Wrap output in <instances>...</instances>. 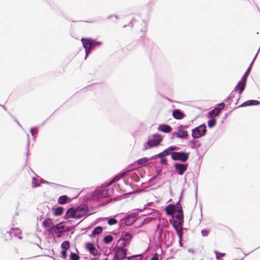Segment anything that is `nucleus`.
I'll return each mask as SVG.
<instances>
[{"label":"nucleus","mask_w":260,"mask_h":260,"mask_svg":"<svg viewBox=\"0 0 260 260\" xmlns=\"http://www.w3.org/2000/svg\"><path fill=\"white\" fill-rule=\"evenodd\" d=\"M183 193V190L182 191L179 200L176 204H169L165 208L166 215L171 217L169 221L179 237V244L180 247L183 246L182 236L181 233L179 232L176 223L182 226V223L184 222L183 211L180 203Z\"/></svg>","instance_id":"nucleus-1"},{"label":"nucleus","mask_w":260,"mask_h":260,"mask_svg":"<svg viewBox=\"0 0 260 260\" xmlns=\"http://www.w3.org/2000/svg\"><path fill=\"white\" fill-rule=\"evenodd\" d=\"M124 175V172H121L109 182L106 183L105 185H103L101 187H97L94 193L91 196V200L94 202H98L102 198L108 196H112L114 192V188L113 187H110L113 183L119 181Z\"/></svg>","instance_id":"nucleus-2"},{"label":"nucleus","mask_w":260,"mask_h":260,"mask_svg":"<svg viewBox=\"0 0 260 260\" xmlns=\"http://www.w3.org/2000/svg\"><path fill=\"white\" fill-rule=\"evenodd\" d=\"M89 212V207L86 204L82 203L77 206L71 205L66 211L63 216L65 220H68L70 218L79 219L83 217H87L92 214Z\"/></svg>","instance_id":"nucleus-3"},{"label":"nucleus","mask_w":260,"mask_h":260,"mask_svg":"<svg viewBox=\"0 0 260 260\" xmlns=\"http://www.w3.org/2000/svg\"><path fill=\"white\" fill-rule=\"evenodd\" d=\"M139 212H140L139 210H137L136 212H132L120 219L119 223L120 227L123 225L128 226L133 224L137 219Z\"/></svg>","instance_id":"nucleus-4"},{"label":"nucleus","mask_w":260,"mask_h":260,"mask_svg":"<svg viewBox=\"0 0 260 260\" xmlns=\"http://www.w3.org/2000/svg\"><path fill=\"white\" fill-rule=\"evenodd\" d=\"M207 132V125L203 123L192 129L191 137L194 139H198L205 136Z\"/></svg>","instance_id":"nucleus-5"},{"label":"nucleus","mask_w":260,"mask_h":260,"mask_svg":"<svg viewBox=\"0 0 260 260\" xmlns=\"http://www.w3.org/2000/svg\"><path fill=\"white\" fill-rule=\"evenodd\" d=\"M133 237V235L129 232H122L118 239V242L122 241L119 244L121 245V248H123L129 245Z\"/></svg>","instance_id":"nucleus-6"},{"label":"nucleus","mask_w":260,"mask_h":260,"mask_svg":"<svg viewBox=\"0 0 260 260\" xmlns=\"http://www.w3.org/2000/svg\"><path fill=\"white\" fill-rule=\"evenodd\" d=\"M189 157V152L184 151H175L172 155V159L175 161H180L183 162H186Z\"/></svg>","instance_id":"nucleus-7"},{"label":"nucleus","mask_w":260,"mask_h":260,"mask_svg":"<svg viewBox=\"0 0 260 260\" xmlns=\"http://www.w3.org/2000/svg\"><path fill=\"white\" fill-rule=\"evenodd\" d=\"M83 46L85 49V52L91 53L95 49V46L92 43V39L91 38H83L81 40Z\"/></svg>","instance_id":"nucleus-8"},{"label":"nucleus","mask_w":260,"mask_h":260,"mask_svg":"<svg viewBox=\"0 0 260 260\" xmlns=\"http://www.w3.org/2000/svg\"><path fill=\"white\" fill-rule=\"evenodd\" d=\"M127 250L125 248H121V245H119L118 247V249L116 251V253L114 254L113 260H123L124 259H127Z\"/></svg>","instance_id":"nucleus-9"},{"label":"nucleus","mask_w":260,"mask_h":260,"mask_svg":"<svg viewBox=\"0 0 260 260\" xmlns=\"http://www.w3.org/2000/svg\"><path fill=\"white\" fill-rule=\"evenodd\" d=\"M225 104L221 102L217 104L214 109L208 112L207 116L208 118L217 116L219 115V112L224 108Z\"/></svg>","instance_id":"nucleus-10"},{"label":"nucleus","mask_w":260,"mask_h":260,"mask_svg":"<svg viewBox=\"0 0 260 260\" xmlns=\"http://www.w3.org/2000/svg\"><path fill=\"white\" fill-rule=\"evenodd\" d=\"M188 167V164L176 162L173 164V167L175 168L176 172L180 175H183L184 174Z\"/></svg>","instance_id":"nucleus-11"},{"label":"nucleus","mask_w":260,"mask_h":260,"mask_svg":"<svg viewBox=\"0 0 260 260\" xmlns=\"http://www.w3.org/2000/svg\"><path fill=\"white\" fill-rule=\"evenodd\" d=\"M247 80H242V77L241 80L238 82L236 86L235 87L233 91H237L239 94V98L241 97V94L243 91L245 90Z\"/></svg>","instance_id":"nucleus-12"},{"label":"nucleus","mask_w":260,"mask_h":260,"mask_svg":"<svg viewBox=\"0 0 260 260\" xmlns=\"http://www.w3.org/2000/svg\"><path fill=\"white\" fill-rule=\"evenodd\" d=\"M260 105V101L255 100H249L243 103L238 107H235L233 108V110L238 108L239 107H245L251 106H257Z\"/></svg>","instance_id":"nucleus-13"},{"label":"nucleus","mask_w":260,"mask_h":260,"mask_svg":"<svg viewBox=\"0 0 260 260\" xmlns=\"http://www.w3.org/2000/svg\"><path fill=\"white\" fill-rule=\"evenodd\" d=\"M173 117L177 120H181L186 117L185 114L179 109H176L173 111Z\"/></svg>","instance_id":"nucleus-14"},{"label":"nucleus","mask_w":260,"mask_h":260,"mask_svg":"<svg viewBox=\"0 0 260 260\" xmlns=\"http://www.w3.org/2000/svg\"><path fill=\"white\" fill-rule=\"evenodd\" d=\"M154 140H153L152 138H149L146 142L144 143V148L143 150L145 151L159 146V145H155L156 143Z\"/></svg>","instance_id":"nucleus-15"},{"label":"nucleus","mask_w":260,"mask_h":260,"mask_svg":"<svg viewBox=\"0 0 260 260\" xmlns=\"http://www.w3.org/2000/svg\"><path fill=\"white\" fill-rule=\"evenodd\" d=\"M174 134L176 135V137L178 139H186L188 136V133L186 130H177L174 132Z\"/></svg>","instance_id":"nucleus-16"},{"label":"nucleus","mask_w":260,"mask_h":260,"mask_svg":"<svg viewBox=\"0 0 260 260\" xmlns=\"http://www.w3.org/2000/svg\"><path fill=\"white\" fill-rule=\"evenodd\" d=\"M51 210H52L54 216H58L63 213L64 208L60 206L55 205L52 206Z\"/></svg>","instance_id":"nucleus-17"},{"label":"nucleus","mask_w":260,"mask_h":260,"mask_svg":"<svg viewBox=\"0 0 260 260\" xmlns=\"http://www.w3.org/2000/svg\"><path fill=\"white\" fill-rule=\"evenodd\" d=\"M187 144L192 149H198L202 146V143L199 141L193 138L191 140L188 141Z\"/></svg>","instance_id":"nucleus-18"},{"label":"nucleus","mask_w":260,"mask_h":260,"mask_svg":"<svg viewBox=\"0 0 260 260\" xmlns=\"http://www.w3.org/2000/svg\"><path fill=\"white\" fill-rule=\"evenodd\" d=\"M157 129L160 132L165 133H168L172 131V128L170 125L163 123L159 125Z\"/></svg>","instance_id":"nucleus-19"},{"label":"nucleus","mask_w":260,"mask_h":260,"mask_svg":"<svg viewBox=\"0 0 260 260\" xmlns=\"http://www.w3.org/2000/svg\"><path fill=\"white\" fill-rule=\"evenodd\" d=\"M148 160H150L149 158L143 157L137 160L133 164V165L136 167L145 166Z\"/></svg>","instance_id":"nucleus-20"},{"label":"nucleus","mask_w":260,"mask_h":260,"mask_svg":"<svg viewBox=\"0 0 260 260\" xmlns=\"http://www.w3.org/2000/svg\"><path fill=\"white\" fill-rule=\"evenodd\" d=\"M85 247L86 249L92 255L94 254V252L96 250L94 244L91 242H88L86 243Z\"/></svg>","instance_id":"nucleus-21"},{"label":"nucleus","mask_w":260,"mask_h":260,"mask_svg":"<svg viewBox=\"0 0 260 260\" xmlns=\"http://www.w3.org/2000/svg\"><path fill=\"white\" fill-rule=\"evenodd\" d=\"M58 203L60 205H64L68 202H70L71 200L67 195L60 196L58 199Z\"/></svg>","instance_id":"nucleus-22"},{"label":"nucleus","mask_w":260,"mask_h":260,"mask_svg":"<svg viewBox=\"0 0 260 260\" xmlns=\"http://www.w3.org/2000/svg\"><path fill=\"white\" fill-rule=\"evenodd\" d=\"M155 212L156 213V216H149L146 218H145L142 221V224H147L150 222H151L152 220L155 219L157 216H159V212L158 210H154Z\"/></svg>","instance_id":"nucleus-23"},{"label":"nucleus","mask_w":260,"mask_h":260,"mask_svg":"<svg viewBox=\"0 0 260 260\" xmlns=\"http://www.w3.org/2000/svg\"><path fill=\"white\" fill-rule=\"evenodd\" d=\"M151 138L155 140V145H160L163 140V137L159 133H155L151 136Z\"/></svg>","instance_id":"nucleus-24"},{"label":"nucleus","mask_w":260,"mask_h":260,"mask_svg":"<svg viewBox=\"0 0 260 260\" xmlns=\"http://www.w3.org/2000/svg\"><path fill=\"white\" fill-rule=\"evenodd\" d=\"M121 214H118L114 216L113 217H107L108 221L107 223L109 225H113L116 224L117 223V220L115 218L118 217L119 216L121 215Z\"/></svg>","instance_id":"nucleus-25"},{"label":"nucleus","mask_w":260,"mask_h":260,"mask_svg":"<svg viewBox=\"0 0 260 260\" xmlns=\"http://www.w3.org/2000/svg\"><path fill=\"white\" fill-rule=\"evenodd\" d=\"M252 66H253V62H251L250 64H249V67L247 69L246 71L244 73V75L242 77V80H245V81L247 80V77H248V76L249 74H250V71L251 70V68L252 67Z\"/></svg>","instance_id":"nucleus-26"},{"label":"nucleus","mask_w":260,"mask_h":260,"mask_svg":"<svg viewBox=\"0 0 260 260\" xmlns=\"http://www.w3.org/2000/svg\"><path fill=\"white\" fill-rule=\"evenodd\" d=\"M143 257V254H135L127 256V260H142Z\"/></svg>","instance_id":"nucleus-27"},{"label":"nucleus","mask_w":260,"mask_h":260,"mask_svg":"<svg viewBox=\"0 0 260 260\" xmlns=\"http://www.w3.org/2000/svg\"><path fill=\"white\" fill-rule=\"evenodd\" d=\"M162 153H164V154L166 155V156L168 155L171 156V158L172 159V155L173 153H174L175 151H173L171 148V147L169 146L167 148L164 150L162 151Z\"/></svg>","instance_id":"nucleus-28"},{"label":"nucleus","mask_w":260,"mask_h":260,"mask_svg":"<svg viewBox=\"0 0 260 260\" xmlns=\"http://www.w3.org/2000/svg\"><path fill=\"white\" fill-rule=\"evenodd\" d=\"M217 123V120L215 118L210 119L208 120L207 124L208 126L210 128L214 127Z\"/></svg>","instance_id":"nucleus-29"},{"label":"nucleus","mask_w":260,"mask_h":260,"mask_svg":"<svg viewBox=\"0 0 260 260\" xmlns=\"http://www.w3.org/2000/svg\"><path fill=\"white\" fill-rule=\"evenodd\" d=\"M165 157H166V156L164 154V153H163L162 152H161L157 154H155V155L149 157V159H150V160H153V159H156L159 158L160 160L161 159H162V158H165Z\"/></svg>","instance_id":"nucleus-30"},{"label":"nucleus","mask_w":260,"mask_h":260,"mask_svg":"<svg viewBox=\"0 0 260 260\" xmlns=\"http://www.w3.org/2000/svg\"><path fill=\"white\" fill-rule=\"evenodd\" d=\"M70 247V242L68 240L63 241L60 245L61 249H65L68 250Z\"/></svg>","instance_id":"nucleus-31"},{"label":"nucleus","mask_w":260,"mask_h":260,"mask_svg":"<svg viewBox=\"0 0 260 260\" xmlns=\"http://www.w3.org/2000/svg\"><path fill=\"white\" fill-rule=\"evenodd\" d=\"M80 256L76 253L71 251L69 260H79Z\"/></svg>","instance_id":"nucleus-32"},{"label":"nucleus","mask_w":260,"mask_h":260,"mask_svg":"<svg viewBox=\"0 0 260 260\" xmlns=\"http://www.w3.org/2000/svg\"><path fill=\"white\" fill-rule=\"evenodd\" d=\"M113 237L111 235H109L104 237L103 239V242L105 244H110L113 241Z\"/></svg>","instance_id":"nucleus-33"},{"label":"nucleus","mask_w":260,"mask_h":260,"mask_svg":"<svg viewBox=\"0 0 260 260\" xmlns=\"http://www.w3.org/2000/svg\"><path fill=\"white\" fill-rule=\"evenodd\" d=\"M103 230V229L101 226H97L92 230V234L95 233L96 235H98L101 233Z\"/></svg>","instance_id":"nucleus-34"},{"label":"nucleus","mask_w":260,"mask_h":260,"mask_svg":"<svg viewBox=\"0 0 260 260\" xmlns=\"http://www.w3.org/2000/svg\"><path fill=\"white\" fill-rule=\"evenodd\" d=\"M214 253L216 255V258L218 260H219L220 259H221V257H224L226 255L225 253L220 252L217 250L214 251Z\"/></svg>","instance_id":"nucleus-35"},{"label":"nucleus","mask_w":260,"mask_h":260,"mask_svg":"<svg viewBox=\"0 0 260 260\" xmlns=\"http://www.w3.org/2000/svg\"><path fill=\"white\" fill-rule=\"evenodd\" d=\"M61 256L63 259H67L68 257V250L65 249H61Z\"/></svg>","instance_id":"nucleus-36"},{"label":"nucleus","mask_w":260,"mask_h":260,"mask_svg":"<svg viewBox=\"0 0 260 260\" xmlns=\"http://www.w3.org/2000/svg\"><path fill=\"white\" fill-rule=\"evenodd\" d=\"M210 233V231L208 229H204L201 230V234L203 237H207Z\"/></svg>","instance_id":"nucleus-37"},{"label":"nucleus","mask_w":260,"mask_h":260,"mask_svg":"<svg viewBox=\"0 0 260 260\" xmlns=\"http://www.w3.org/2000/svg\"><path fill=\"white\" fill-rule=\"evenodd\" d=\"M176 224H177L178 225V228L177 227V228L178 229L179 232L181 233V234H182V236H183L184 231H187V229L186 228H183L184 222L182 223V226H181L177 223H176Z\"/></svg>","instance_id":"nucleus-38"},{"label":"nucleus","mask_w":260,"mask_h":260,"mask_svg":"<svg viewBox=\"0 0 260 260\" xmlns=\"http://www.w3.org/2000/svg\"><path fill=\"white\" fill-rule=\"evenodd\" d=\"M10 233L11 234H20L21 233V231L18 228H16V229H15V228H11V230H10Z\"/></svg>","instance_id":"nucleus-39"},{"label":"nucleus","mask_w":260,"mask_h":260,"mask_svg":"<svg viewBox=\"0 0 260 260\" xmlns=\"http://www.w3.org/2000/svg\"><path fill=\"white\" fill-rule=\"evenodd\" d=\"M92 43L93 44L94 46H95V49L96 47L100 46L103 44L102 42H101V41H97L93 39H92Z\"/></svg>","instance_id":"nucleus-40"},{"label":"nucleus","mask_w":260,"mask_h":260,"mask_svg":"<svg viewBox=\"0 0 260 260\" xmlns=\"http://www.w3.org/2000/svg\"><path fill=\"white\" fill-rule=\"evenodd\" d=\"M153 204V202L148 203L146 205L144 206V207L143 209H137L136 210H139L140 212H142L143 210H146L147 206H151Z\"/></svg>","instance_id":"nucleus-41"},{"label":"nucleus","mask_w":260,"mask_h":260,"mask_svg":"<svg viewBox=\"0 0 260 260\" xmlns=\"http://www.w3.org/2000/svg\"><path fill=\"white\" fill-rule=\"evenodd\" d=\"M162 169H156L155 171V175L157 176H161L162 175Z\"/></svg>","instance_id":"nucleus-42"},{"label":"nucleus","mask_w":260,"mask_h":260,"mask_svg":"<svg viewBox=\"0 0 260 260\" xmlns=\"http://www.w3.org/2000/svg\"><path fill=\"white\" fill-rule=\"evenodd\" d=\"M150 260H159V254L157 252H155L150 258Z\"/></svg>","instance_id":"nucleus-43"},{"label":"nucleus","mask_w":260,"mask_h":260,"mask_svg":"<svg viewBox=\"0 0 260 260\" xmlns=\"http://www.w3.org/2000/svg\"><path fill=\"white\" fill-rule=\"evenodd\" d=\"M168 159L166 157H165V158H162V159H161L160 160V164L161 165H166L168 164Z\"/></svg>","instance_id":"nucleus-44"},{"label":"nucleus","mask_w":260,"mask_h":260,"mask_svg":"<svg viewBox=\"0 0 260 260\" xmlns=\"http://www.w3.org/2000/svg\"><path fill=\"white\" fill-rule=\"evenodd\" d=\"M50 186L53 187L54 188H60L62 187L61 185H59L58 184H55L54 183L50 182L49 183Z\"/></svg>","instance_id":"nucleus-45"},{"label":"nucleus","mask_w":260,"mask_h":260,"mask_svg":"<svg viewBox=\"0 0 260 260\" xmlns=\"http://www.w3.org/2000/svg\"><path fill=\"white\" fill-rule=\"evenodd\" d=\"M171 148L173 151H177V150H179L180 149V148L179 146L173 145L170 146Z\"/></svg>","instance_id":"nucleus-46"},{"label":"nucleus","mask_w":260,"mask_h":260,"mask_svg":"<svg viewBox=\"0 0 260 260\" xmlns=\"http://www.w3.org/2000/svg\"><path fill=\"white\" fill-rule=\"evenodd\" d=\"M146 210H148V211H147V213L146 214H143L142 216H145L146 215H149L152 212V211L153 210L151 208H146Z\"/></svg>","instance_id":"nucleus-47"},{"label":"nucleus","mask_w":260,"mask_h":260,"mask_svg":"<svg viewBox=\"0 0 260 260\" xmlns=\"http://www.w3.org/2000/svg\"><path fill=\"white\" fill-rule=\"evenodd\" d=\"M101 255V252H100V251H98V250L96 249L95 250V251L94 252V254L93 255L94 256L99 257V256Z\"/></svg>","instance_id":"nucleus-48"},{"label":"nucleus","mask_w":260,"mask_h":260,"mask_svg":"<svg viewBox=\"0 0 260 260\" xmlns=\"http://www.w3.org/2000/svg\"><path fill=\"white\" fill-rule=\"evenodd\" d=\"M156 178H157V175H154L152 177H151V178L149 179V180L148 182H149V183H151V182H152L154 180H155Z\"/></svg>","instance_id":"nucleus-49"},{"label":"nucleus","mask_w":260,"mask_h":260,"mask_svg":"<svg viewBox=\"0 0 260 260\" xmlns=\"http://www.w3.org/2000/svg\"><path fill=\"white\" fill-rule=\"evenodd\" d=\"M224 101L226 103L229 102V104L227 105V106L228 107L231 105L232 100H231L230 98L228 96Z\"/></svg>","instance_id":"nucleus-50"},{"label":"nucleus","mask_w":260,"mask_h":260,"mask_svg":"<svg viewBox=\"0 0 260 260\" xmlns=\"http://www.w3.org/2000/svg\"><path fill=\"white\" fill-rule=\"evenodd\" d=\"M235 91H232L228 96L230 98L231 100H233L235 97V94L234 93Z\"/></svg>","instance_id":"nucleus-51"},{"label":"nucleus","mask_w":260,"mask_h":260,"mask_svg":"<svg viewBox=\"0 0 260 260\" xmlns=\"http://www.w3.org/2000/svg\"><path fill=\"white\" fill-rule=\"evenodd\" d=\"M43 224L45 228L48 227L49 226V221L46 219L43 221Z\"/></svg>","instance_id":"nucleus-52"},{"label":"nucleus","mask_w":260,"mask_h":260,"mask_svg":"<svg viewBox=\"0 0 260 260\" xmlns=\"http://www.w3.org/2000/svg\"><path fill=\"white\" fill-rule=\"evenodd\" d=\"M176 129L177 130H179V129H181V130H184V127H183V124H180L179 125L178 127H177L176 128Z\"/></svg>","instance_id":"nucleus-53"},{"label":"nucleus","mask_w":260,"mask_h":260,"mask_svg":"<svg viewBox=\"0 0 260 260\" xmlns=\"http://www.w3.org/2000/svg\"><path fill=\"white\" fill-rule=\"evenodd\" d=\"M198 185L197 184L196 185V191H195V197H196V199L197 198V196H198Z\"/></svg>","instance_id":"nucleus-54"},{"label":"nucleus","mask_w":260,"mask_h":260,"mask_svg":"<svg viewBox=\"0 0 260 260\" xmlns=\"http://www.w3.org/2000/svg\"><path fill=\"white\" fill-rule=\"evenodd\" d=\"M258 53H259V52H258V51H257V52H256V54H255V56H254V57H253V59H252V61H251V62H253V63H254V62L255 60V59H256V57H257V55H258Z\"/></svg>","instance_id":"nucleus-55"},{"label":"nucleus","mask_w":260,"mask_h":260,"mask_svg":"<svg viewBox=\"0 0 260 260\" xmlns=\"http://www.w3.org/2000/svg\"><path fill=\"white\" fill-rule=\"evenodd\" d=\"M162 232H163V230L162 229H161L159 231V233H158V238H159L161 235H162Z\"/></svg>","instance_id":"nucleus-56"},{"label":"nucleus","mask_w":260,"mask_h":260,"mask_svg":"<svg viewBox=\"0 0 260 260\" xmlns=\"http://www.w3.org/2000/svg\"><path fill=\"white\" fill-rule=\"evenodd\" d=\"M188 252H191V253H194L195 252V250L193 248H189L188 250Z\"/></svg>","instance_id":"nucleus-57"},{"label":"nucleus","mask_w":260,"mask_h":260,"mask_svg":"<svg viewBox=\"0 0 260 260\" xmlns=\"http://www.w3.org/2000/svg\"><path fill=\"white\" fill-rule=\"evenodd\" d=\"M96 235H95V233H94L93 234H92V232H91V234L89 235V236L91 238H93L94 237H95Z\"/></svg>","instance_id":"nucleus-58"},{"label":"nucleus","mask_w":260,"mask_h":260,"mask_svg":"<svg viewBox=\"0 0 260 260\" xmlns=\"http://www.w3.org/2000/svg\"><path fill=\"white\" fill-rule=\"evenodd\" d=\"M175 136H176V135L174 134V132L172 133L171 139L173 140L174 139Z\"/></svg>","instance_id":"nucleus-59"},{"label":"nucleus","mask_w":260,"mask_h":260,"mask_svg":"<svg viewBox=\"0 0 260 260\" xmlns=\"http://www.w3.org/2000/svg\"><path fill=\"white\" fill-rule=\"evenodd\" d=\"M135 19H132L131 20V21L130 22V23L128 24V25L132 26H133V23L134 21H135Z\"/></svg>","instance_id":"nucleus-60"},{"label":"nucleus","mask_w":260,"mask_h":260,"mask_svg":"<svg viewBox=\"0 0 260 260\" xmlns=\"http://www.w3.org/2000/svg\"><path fill=\"white\" fill-rule=\"evenodd\" d=\"M91 260H100V259L98 257L94 256L91 258Z\"/></svg>","instance_id":"nucleus-61"},{"label":"nucleus","mask_w":260,"mask_h":260,"mask_svg":"<svg viewBox=\"0 0 260 260\" xmlns=\"http://www.w3.org/2000/svg\"><path fill=\"white\" fill-rule=\"evenodd\" d=\"M184 129L188 128L189 127V125L188 124H183Z\"/></svg>","instance_id":"nucleus-62"},{"label":"nucleus","mask_w":260,"mask_h":260,"mask_svg":"<svg viewBox=\"0 0 260 260\" xmlns=\"http://www.w3.org/2000/svg\"><path fill=\"white\" fill-rule=\"evenodd\" d=\"M91 53H89V52H85V59L88 56V55L90 54Z\"/></svg>","instance_id":"nucleus-63"},{"label":"nucleus","mask_w":260,"mask_h":260,"mask_svg":"<svg viewBox=\"0 0 260 260\" xmlns=\"http://www.w3.org/2000/svg\"><path fill=\"white\" fill-rule=\"evenodd\" d=\"M91 53H89V52H85V59L88 56V55L90 54Z\"/></svg>","instance_id":"nucleus-64"}]
</instances>
